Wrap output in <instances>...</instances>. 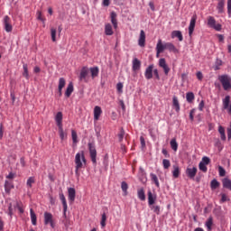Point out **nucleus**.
Listing matches in <instances>:
<instances>
[{
	"instance_id": "nucleus-38",
	"label": "nucleus",
	"mask_w": 231,
	"mask_h": 231,
	"mask_svg": "<svg viewBox=\"0 0 231 231\" xmlns=\"http://www.w3.org/2000/svg\"><path fill=\"white\" fill-rule=\"evenodd\" d=\"M218 133L220 134L221 140H226V135L225 134V128L223 126H218Z\"/></svg>"
},
{
	"instance_id": "nucleus-42",
	"label": "nucleus",
	"mask_w": 231,
	"mask_h": 231,
	"mask_svg": "<svg viewBox=\"0 0 231 231\" xmlns=\"http://www.w3.org/2000/svg\"><path fill=\"white\" fill-rule=\"evenodd\" d=\"M71 138H72V142L73 143H79V136L77 135V132L75 130H71Z\"/></svg>"
},
{
	"instance_id": "nucleus-35",
	"label": "nucleus",
	"mask_w": 231,
	"mask_h": 231,
	"mask_svg": "<svg viewBox=\"0 0 231 231\" xmlns=\"http://www.w3.org/2000/svg\"><path fill=\"white\" fill-rule=\"evenodd\" d=\"M58 131H59L60 140H64L65 138H67L68 134L64 133L63 126H58Z\"/></svg>"
},
{
	"instance_id": "nucleus-50",
	"label": "nucleus",
	"mask_w": 231,
	"mask_h": 231,
	"mask_svg": "<svg viewBox=\"0 0 231 231\" xmlns=\"http://www.w3.org/2000/svg\"><path fill=\"white\" fill-rule=\"evenodd\" d=\"M163 169H169L171 167V161L164 159L162 161Z\"/></svg>"
},
{
	"instance_id": "nucleus-12",
	"label": "nucleus",
	"mask_w": 231,
	"mask_h": 231,
	"mask_svg": "<svg viewBox=\"0 0 231 231\" xmlns=\"http://www.w3.org/2000/svg\"><path fill=\"white\" fill-rule=\"evenodd\" d=\"M159 65L161 68H162L164 74L169 75V71H171V68H169V65H167L165 59H161L159 61Z\"/></svg>"
},
{
	"instance_id": "nucleus-2",
	"label": "nucleus",
	"mask_w": 231,
	"mask_h": 231,
	"mask_svg": "<svg viewBox=\"0 0 231 231\" xmlns=\"http://www.w3.org/2000/svg\"><path fill=\"white\" fill-rule=\"evenodd\" d=\"M75 174L77 178H80L79 169H84L86 167L88 161L86 160V155H84V151L76 153L75 160Z\"/></svg>"
},
{
	"instance_id": "nucleus-51",
	"label": "nucleus",
	"mask_w": 231,
	"mask_h": 231,
	"mask_svg": "<svg viewBox=\"0 0 231 231\" xmlns=\"http://www.w3.org/2000/svg\"><path fill=\"white\" fill-rule=\"evenodd\" d=\"M223 65V61L221 60H217L216 63H215V71H217V69H219V66Z\"/></svg>"
},
{
	"instance_id": "nucleus-6",
	"label": "nucleus",
	"mask_w": 231,
	"mask_h": 231,
	"mask_svg": "<svg viewBox=\"0 0 231 231\" xmlns=\"http://www.w3.org/2000/svg\"><path fill=\"white\" fill-rule=\"evenodd\" d=\"M88 151L90 154L91 162L94 165H97V148H95V144L89 143H88Z\"/></svg>"
},
{
	"instance_id": "nucleus-64",
	"label": "nucleus",
	"mask_w": 231,
	"mask_h": 231,
	"mask_svg": "<svg viewBox=\"0 0 231 231\" xmlns=\"http://www.w3.org/2000/svg\"><path fill=\"white\" fill-rule=\"evenodd\" d=\"M217 36L218 37L219 42H223L225 41V36H223V34H217Z\"/></svg>"
},
{
	"instance_id": "nucleus-18",
	"label": "nucleus",
	"mask_w": 231,
	"mask_h": 231,
	"mask_svg": "<svg viewBox=\"0 0 231 231\" xmlns=\"http://www.w3.org/2000/svg\"><path fill=\"white\" fill-rule=\"evenodd\" d=\"M68 194L69 200L70 201V203H73L75 201V197L77 196V191L75 190V188H69Z\"/></svg>"
},
{
	"instance_id": "nucleus-32",
	"label": "nucleus",
	"mask_w": 231,
	"mask_h": 231,
	"mask_svg": "<svg viewBox=\"0 0 231 231\" xmlns=\"http://www.w3.org/2000/svg\"><path fill=\"white\" fill-rule=\"evenodd\" d=\"M73 89H74L73 83H69L65 91V97H67V98H69V97H71V93H73Z\"/></svg>"
},
{
	"instance_id": "nucleus-24",
	"label": "nucleus",
	"mask_w": 231,
	"mask_h": 231,
	"mask_svg": "<svg viewBox=\"0 0 231 231\" xmlns=\"http://www.w3.org/2000/svg\"><path fill=\"white\" fill-rule=\"evenodd\" d=\"M55 122L58 127H62V112H58L56 114Z\"/></svg>"
},
{
	"instance_id": "nucleus-54",
	"label": "nucleus",
	"mask_w": 231,
	"mask_h": 231,
	"mask_svg": "<svg viewBox=\"0 0 231 231\" xmlns=\"http://www.w3.org/2000/svg\"><path fill=\"white\" fill-rule=\"evenodd\" d=\"M16 208L19 210L20 214H24V209L21 207L19 202H16Z\"/></svg>"
},
{
	"instance_id": "nucleus-10",
	"label": "nucleus",
	"mask_w": 231,
	"mask_h": 231,
	"mask_svg": "<svg viewBox=\"0 0 231 231\" xmlns=\"http://www.w3.org/2000/svg\"><path fill=\"white\" fill-rule=\"evenodd\" d=\"M196 174H198L197 167L186 169V175L188 176V178H189V180H194V178H196Z\"/></svg>"
},
{
	"instance_id": "nucleus-47",
	"label": "nucleus",
	"mask_w": 231,
	"mask_h": 231,
	"mask_svg": "<svg viewBox=\"0 0 231 231\" xmlns=\"http://www.w3.org/2000/svg\"><path fill=\"white\" fill-rule=\"evenodd\" d=\"M218 174L221 178L225 177L226 175V171H225V168L218 166Z\"/></svg>"
},
{
	"instance_id": "nucleus-60",
	"label": "nucleus",
	"mask_w": 231,
	"mask_h": 231,
	"mask_svg": "<svg viewBox=\"0 0 231 231\" xmlns=\"http://www.w3.org/2000/svg\"><path fill=\"white\" fill-rule=\"evenodd\" d=\"M5 230V222L3 221V218L0 217V231Z\"/></svg>"
},
{
	"instance_id": "nucleus-14",
	"label": "nucleus",
	"mask_w": 231,
	"mask_h": 231,
	"mask_svg": "<svg viewBox=\"0 0 231 231\" xmlns=\"http://www.w3.org/2000/svg\"><path fill=\"white\" fill-rule=\"evenodd\" d=\"M154 69V65H150L144 72V77L147 80H151L152 79V71Z\"/></svg>"
},
{
	"instance_id": "nucleus-15",
	"label": "nucleus",
	"mask_w": 231,
	"mask_h": 231,
	"mask_svg": "<svg viewBox=\"0 0 231 231\" xmlns=\"http://www.w3.org/2000/svg\"><path fill=\"white\" fill-rule=\"evenodd\" d=\"M117 14L115 11H112L110 13V19H111V23L115 28V30H116V28H118V20L116 19Z\"/></svg>"
},
{
	"instance_id": "nucleus-34",
	"label": "nucleus",
	"mask_w": 231,
	"mask_h": 231,
	"mask_svg": "<svg viewBox=\"0 0 231 231\" xmlns=\"http://www.w3.org/2000/svg\"><path fill=\"white\" fill-rule=\"evenodd\" d=\"M222 185L224 187V189H228V190H231V180L230 179H224L222 180Z\"/></svg>"
},
{
	"instance_id": "nucleus-49",
	"label": "nucleus",
	"mask_w": 231,
	"mask_h": 231,
	"mask_svg": "<svg viewBox=\"0 0 231 231\" xmlns=\"http://www.w3.org/2000/svg\"><path fill=\"white\" fill-rule=\"evenodd\" d=\"M32 183H35V178L30 177V178L27 180V187H29L30 189H32Z\"/></svg>"
},
{
	"instance_id": "nucleus-45",
	"label": "nucleus",
	"mask_w": 231,
	"mask_h": 231,
	"mask_svg": "<svg viewBox=\"0 0 231 231\" xmlns=\"http://www.w3.org/2000/svg\"><path fill=\"white\" fill-rule=\"evenodd\" d=\"M186 100H187V102H189V103L192 102V101L194 100V93H192V92H188V93L186 94Z\"/></svg>"
},
{
	"instance_id": "nucleus-11",
	"label": "nucleus",
	"mask_w": 231,
	"mask_h": 231,
	"mask_svg": "<svg viewBox=\"0 0 231 231\" xmlns=\"http://www.w3.org/2000/svg\"><path fill=\"white\" fill-rule=\"evenodd\" d=\"M198 20V15L193 14L190 19L189 26V35H192L194 33V28H196V21Z\"/></svg>"
},
{
	"instance_id": "nucleus-30",
	"label": "nucleus",
	"mask_w": 231,
	"mask_h": 231,
	"mask_svg": "<svg viewBox=\"0 0 231 231\" xmlns=\"http://www.w3.org/2000/svg\"><path fill=\"white\" fill-rule=\"evenodd\" d=\"M213 225H214V218L212 217H209L205 223V226H207L208 231H212Z\"/></svg>"
},
{
	"instance_id": "nucleus-21",
	"label": "nucleus",
	"mask_w": 231,
	"mask_h": 231,
	"mask_svg": "<svg viewBox=\"0 0 231 231\" xmlns=\"http://www.w3.org/2000/svg\"><path fill=\"white\" fill-rule=\"evenodd\" d=\"M171 39H178L180 42L183 41V34L181 31H173L171 32Z\"/></svg>"
},
{
	"instance_id": "nucleus-61",
	"label": "nucleus",
	"mask_w": 231,
	"mask_h": 231,
	"mask_svg": "<svg viewBox=\"0 0 231 231\" xmlns=\"http://www.w3.org/2000/svg\"><path fill=\"white\" fill-rule=\"evenodd\" d=\"M227 14H231V0H227Z\"/></svg>"
},
{
	"instance_id": "nucleus-4",
	"label": "nucleus",
	"mask_w": 231,
	"mask_h": 231,
	"mask_svg": "<svg viewBox=\"0 0 231 231\" xmlns=\"http://www.w3.org/2000/svg\"><path fill=\"white\" fill-rule=\"evenodd\" d=\"M208 26L213 28V30H216L217 32H221L222 30V25L220 23H216V18H214V16L208 17Z\"/></svg>"
},
{
	"instance_id": "nucleus-23",
	"label": "nucleus",
	"mask_w": 231,
	"mask_h": 231,
	"mask_svg": "<svg viewBox=\"0 0 231 231\" xmlns=\"http://www.w3.org/2000/svg\"><path fill=\"white\" fill-rule=\"evenodd\" d=\"M172 107L177 113H180V101L178 100V97L176 96L172 97Z\"/></svg>"
},
{
	"instance_id": "nucleus-3",
	"label": "nucleus",
	"mask_w": 231,
	"mask_h": 231,
	"mask_svg": "<svg viewBox=\"0 0 231 231\" xmlns=\"http://www.w3.org/2000/svg\"><path fill=\"white\" fill-rule=\"evenodd\" d=\"M218 80L222 84V88L225 91H230L231 89V77L224 74L218 76Z\"/></svg>"
},
{
	"instance_id": "nucleus-25",
	"label": "nucleus",
	"mask_w": 231,
	"mask_h": 231,
	"mask_svg": "<svg viewBox=\"0 0 231 231\" xmlns=\"http://www.w3.org/2000/svg\"><path fill=\"white\" fill-rule=\"evenodd\" d=\"M102 115V108L98 106L94 107V120H98Z\"/></svg>"
},
{
	"instance_id": "nucleus-52",
	"label": "nucleus",
	"mask_w": 231,
	"mask_h": 231,
	"mask_svg": "<svg viewBox=\"0 0 231 231\" xmlns=\"http://www.w3.org/2000/svg\"><path fill=\"white\" fill-rule=\"evenodd\" d=\"M151 209L153 210L157 216H160V206H152Z\"/></svg>"
},
{
	"instance_id": "nucleus-16",
	"label": "nucleus",
	"mask_w": 231,
	"mask_h": 231,
	"mask_svg": "<svg viewBox=\"0 0 231 231\" xmlns=\"http://www.w3.org/2000/svg\"><path fill=\"white\" fill-rule=\"evenodd\" d=\"M88 73H90V77L91 79H97V77H98V73H100V69H98V67H91L90 69H88Z\"/></svg>"
},
{
	"instance_id": "nucleus-46",
	"label": "nucleus",
	"mask_w": 231,
	"mask_h": 231,
	"mask_svg": "<svg viewBox=\"0 0 231 231\" xmlns=\"http://www.w3.org/2000/svg\"><path fill=\"white\" fill-rule=\"evenodd\" d=\"M173 169H174L172 171L173 178H179L180 177V167L173 166Z\"/></svg>"
},
{
	"instance_id": "nucleus-27",
	"label": "nucleus",
	"mask_w": 231,
	"mask_h": 231,
	"mask_svg": "<svg viewBox=\"0 0 231 231\" xmlns=\"http://www.w3.org/2000/svg\"><path fill=\"white\" fill-rule=\"evenodd\" d=\"M217 10L218 14H223V12H225V0H218Z\"/></svg>"
},
{
	"instance_id": "nucleus-20",
	"label": "nucleus",
	"mask_w": 231,
	"mask_h": 231,
	"mask_svg": "<svg viewBox=\"0 0 231 231\" xmlns=\"http://www.w3.org/2000/svg\"><path fill=\"white\" fill-rule=\"evenodd\" d=\"M156 202V194H152V191H148V205L152 207V205Z\"/></svg>"
},
{
	"instance_id": "nucleus-19",
	"label": "nucleus",
	"mask_w": 231,
	"mask_h": 231,
	"mask_svg": "<svg viewBox=\"0 0 231 231\" xmlns=\"http://www.w3.org/2000/svg\"><path fill=\"white\" fill-rule=\"evenodd\" d=\"M138 45L141 48H143L145 46V32L143 30H141V32H140Z\"/></svg>"
},
{
	"instance_id": "nucleus-62",
	"label": "nucleus",
	"mask_w": 231,
	"mask_h": 231,
	"mask_svg": "<svg viewBox=\"0 0 231 231\" xmlns=\"http://www.w3.org/2000/svg\"><path fill=\"white\" fill-rule=\"evenodd\" d=\"M7 180H14L15 178V174L10 172L7 176H6Z\"/></svg>"
},
{
	"instance_id": "nucleus-26",
	"label": "nucleus",
	"mask_w": 231,
	"mask_h": 231,
	"mask_svg": "<svg viewBox=\"0 0 231 231\" xmlns=\"http://www.w3.org/2000/svg\"><path fill=\"white\" fill-rule=\"evenodd\" d=\"M30 215L32 225H33V226H37V215L35 214V211H33V208L30 209Z\"/></svg>"
},
{
	"instance_id": "nucleus-9",
	"label": "nucleus",
	"mask_w": 231,
	"mask_h": 231,
	"mask_svg": "<svg viewBox=\"0 0 231 231\" xmlns=\"http://www.w3.org/2000/svg\"><path fill=\"white\" fill-rule=\"evenodd\" d=\"M89 69L83 67L80 74H79V79L82 82H89Z\"/></svg>"
},
{
	"instance_id": "nucleus-56",
	"label": "nucleus",
	"mask_w": 231,
	"mask_h": 231,
	"mask_svg": "<svg viewBox=\"0 0 231 231\" xmlns=\"http://www.w3.org/2000/svg\"><path fill=\"white\" fill-rule=\"evenodd\" d=\"M116 89L119 93H122V89H124V84L122 83H117L116 85Z\"/></svg>"
},
{
	"instance_id": "nucleus-48",
	"label": "nucleus",
	"mask_w": 231,
	"mask_h": 231,
	"mask_svg": "<svg viewBox=\"0 0 231 231\" xmlns=\"http://www.w3.org/2000/svg\"><path fill=\"white\" fill-rule=\"evenodd\" d=\"M220 196H221L220 203H226V201H230V199H228L226 194L221 193Z\"/></svg>"
},
{
	"instance_id": "nucleus-53",
	"label": "nucleus",
	"mask_w": 231,
	"mask_h": 231,
	"mask_svg": "<svg viewBox=\"0 0 231 231\" xmlns=\"http://www.w3.org/2000/svg\"><path fill=\"white\" fill-rule=\"evenodd\" d=\"M8 216H10V217L14 216V208H12V203H10L8 207Z\"/></svg>"
},
{
	"instance_id": "nucleus-40",
	"label": "nucleus",
	"mask_w": 231,
	"mask_h": 231,
	"mask_svg": "<svg viewBox=\"0 0 231 231\" xmlns=\"http://www.w3.org/2000/svg\"><path fill=\"white\" fill-rule=\"evenodd\" d=\"M121 189L124 192V196H127V189H129V185L127 184V182L123 181L121 183Z\"/></svg>"
},
{
	"instance_id": "nucleus-58",
	"label": "nucleus",
	"mask_w": 231,
	"mask_h": 231,
	"mask_svg": "<svg viewBox=\"0 0 231 231\" xmlns=\"http://www.w3.org/2000/svg\"><path fill=\"white\" fill-rule=\"evenodd\" d=\"M196 75L198 80H203V73H201V71H198Z\"/></svg>"
},
{
	"instance_id": "nucleus-39",
	"label": "nucleus",
	"mask_w": 231,
	"mask_h": 231,
	"mask_svg": "<svg viewBox=\"0 0 231 231\" xmlns=\"http://www.w3.org/2000/svg\"><path fill=\"white\" fill-rule=\"evenodd\" d=\"M51 36L52 42H55L57 41V29L53 27L51 28Z\"/></svg>"
},
{
	"instance_id": "nucleus-44",
	"label": "nucleus",
	"mask_w": 231,
	"mask_h": 231,
	"mask_svg": "<svg viewBox=\"0 0 231 231\" xmlns=\"http://www.w3.org/2000/svg\"><path fill=\"white\" fill-rule=\"evenodd\" d=\"M106 221H107V216L106 215V213H103L101 217V222H100L102 228L106 227Z\"/></svg>"
},
{
	"instance_id": "nucleus-8",
	"label": "nucleus",
	"mask_w": 231,
	"mask_h": 231,
	"mask_svg": "<svg viewBox=\"0 0 231 231\" xmlns=\"http://www.w3.org/2000/svg\"><path fill=\"white\" fill-rule=\"evenodd\" d=\"M44 225H50L51 228H55V223L53 222V215L50 212L44 213Z\"/></svg>"
},
{
	"instance_id": "nucleus-57",
	"label": "nucleus",
	"mask_w": 231,
	"mask_h": 231,
	"mask_svg": "<svg viewBox=\"0 0 231 231\" xmlns=\"http://www.w3.org/2000/svg\"><path fill=\"white\" fill-rule=\"evenodd\" d=\"M152 73H153L154 77L157 79V80H160V74L158 73V69H153Z\"/></svg>"
},
{
	"instance_id": "nucleus-17",
	"label": "nucleus",
	"mask_w": 231,
	"mask_h": 231,
	"mask_svg": "<svg viewBox=\"0 0 231 231\" xmlns=\"http://www.w3.org/2000/svg\"><path fill=\"white\" fill-rule=\"evenodd\" d=\"M60 199L63 205V216L66 217V212H68V202L66 201V197L61 193L60 194Z\"/></svg>"
},
{
	"instance_id": "nucleus-31",
	"label": "nucleus",
	"mask_w": 231,
	"mask_h": 231,
	"mask_svg": "<svg viewBox=\"0 0 231 231\" xmlns=\"http://www.w3.org/2000/svg\"><path fill=\"white\" fill-rule=\"evenodd\" d=\"M14 189V183L12 181L5 180V190L7 194H10V190Z\"/></svg>"
},
{
	"instance_id": "nucleus-36",
	"label": "nucleus",
	"mask_w": 231,
	"mask_h": 231,
	"mask_svg": "<svg viewBox=\"0 0 231 231\" xmlns=\"http://www.w3.org/2000/svg\"><path fill=\"white\" fill-rule=\"evenodd\" d=\"M219 181L217 180L214 179L210 182L211 190H216V189H219Z\"/></svg>"
},
{
	"instance_id": "nucleus-29",
	"label": "nucleus",
	"mask_w": 231,
	"mask_h": 231,
	"mask_svg": "<svg viewBox=\"0 0 231 231\" xmlns=\"http://www.w3.org/2000/svg\"><path fill=\"white\" fill-rule=\"evenodd\" d=\"M137 197L141 201H145V189L143 188L137 189Z\"/></svg>"
},
{
	"instance_id": "nucleus-22",
	"label": "nucleus",
	"mask_w": 231,
	"mask_h": 231,
	"mask_svg": "<svg viewBox=\"0 0 231 231\" xmlns=\"http://www.w3.org/2000/svg\"><path fill=\"white\" fill-rule=\"evenodd\" d=\"M142 68V61L138 59H134L133 60V71H140V69Z\"/></svg>"
},
{
	"instance_id": "nucleus-1",
	"label": "nucleus",
	"mask_w": 231,
	"mask_h": 231,
	"mask_svg": "<svg viewBox=\"0 0 231 231\" xmlns=\"http://www.w3.org/2000/svg\"><path fill=\"white\" fill-rule=\"evenodd\" d=\"M165 50L170 51V53H174L175 55L180 52V51H178V48H176V46L173 45L172 42L162 43V40H158L156 45V57H160V53H163Z\"/></svg>"
},
{
	"instance_id": "nucleus-37",
	"label": "nucleus",
	"mask_w": 231,
	"mask_h": 231,
	"mask_svg": "<svg viewBox=\"0 0 231 231\" xmlns=\"http://www.w3.org/2000/svg\"><path fill=\"white\" fill-rule=\"evenodd\" d=\"M125 136V130L124 128H120V131L117 134V138L120 143L124 142V137Z\"/></svg>"
},
{
	"instance_id": "nucleus-33",
	"label": "nucleus",
	"mask_w": 231,
	"mask_h": 231,
	"mask_svg": "<svg viewBox=\"0 0 231 231\" xmlns=\"http://www.w3.org/2000/svg\"><path fill=\"white\" fill-rule=\"evenodd\" d=\"M150 177H151L152 181L154 182L157 189H160V180H158V176H156V174H154V173H151Z\"/></svg>"
},
{
	"instance_id": "nucleus-43",
	"label": "nucleus",
	"mask_w": 231,
	"mask_h": 231,
	"mask_svg": "<svg viewBox=\"0 0 231 231\" xmlns=\"http://www.w3.org/2000/svg\"><path fill=\"white\" fill-rule=\"evenodd\" d=\"M170 145L172 149V151H178V143L176 142V139H171Z\"/></svg>"
},
{
	"instance_id": "nucleus-7",
	"label": "nucleus",
	"mask_w": 231,
	"mask_h": 231,
	"mask_svg": "<svg viewBox=\"0 0 231 231\" xmlns=\"http://www.w3.org/2000/svg\"><path fill=\"white\" fill-rule=\"evenodd\" d=\"M3 24L4 29L5 30V32H7V33H10V32L14 30V27L12 26V19H10L8 15L4 17Z\"/></svg>"
},
{
	"instance_id": "nucleus-59",
	"label": "nucleus",
	"mask_w": 231,
	"mask_h": 231,
	"mask_svg": "<svg viewBox=\"0 0 231 231\" xmlns=\"http://www.w3.org/2000/svg\"><path fill=\"white\" fill-rule=\"evenodd\" d=\"M205 107V101H200V103L199 104V109L200 111H203V108Z\"/></svg>"
},
{
	"instance_id": "nucleus-28",
	"label": "nucleus",
	"mask_w": 231,
	"mask_h": 231,
	"mask_svg": "<svg viewBox=\"0 0 231 231\" xmlns=\"http://www.w3.org/2000/svg\"><path fill=\"white\" fill-rule=\"evenodd\" d=\"M105 33L106 35H113V33H115V32H113V25H111V23H106L105 24Z\"/></svg>"
},
{
	"instance_id": "nucleus-13",
	"label": "nucleus",
	"mask_w": 231,
	"mask_h": 231,
	"mask_svg": "<svg viewBox=\"0 0 231 231\" xmlns=\"http://www.w3.org/2000/svg\"><path fill=\"white\" fill-rule=\"evenodd\" d=\"M65 87L66 79L64 78H60L58 85L59 97H62V89H64Z\"/></svg>"
},
{
	"instance_id": "nucleus-41",
	"label": "nucleus",
	"mask_w": 231,
	"mask_h": 231,
	"mask_svg": "<svg viewBox=\"0 0 231 231\" xmlns=\"http://www.w3.org/2000/svg\"><path fill=\"white\" fill-rule=\"evenodd\" d=\"M23 76L28 80V79H30V75L28 74V64L23 63Z\"/></svg>"
},
{
	"instance_id": "nucleus-63",
	"label": "nucleus",
	"mask_w": 231,
	"mask_h": 231,
	"mask_svg": "<svg viewBox=\"0 0 231 231\" xmlns=\"http://www.w3.org/2000/svg\"><path fill=\"white\" fill-rule=\"evenodd\" d=\"M162 152L163 155H165L166 158H169L171 156L166 149H162Z\"/></svg>"
},
{
	"instance_id": "nucleus-5",
	"label": "nucleus",
	"mask_w": 231,
	"mask_h": 231,
	"mask_svg": "<svg viewBox=\"0 0 231 231\" xmlns=\"http://www.w3.org/2000/svg\"><path fill=\"white\" fill-rule=\"evenodd\" d=\"M210 163V158L204 156L202 157L200 162L199 163V169L202 172H208V168H207V165H209Z\"/></svg>"
},
{
	"instance_id": "nucleus-55",
	"label": "nucleus",
	"mask_w": 231,
	"mask_h": 231,
	"mask_svg": "<svg viewBox=\"0 0 231 231\" xmlns=\"http://www.w3.org/2000/svg\"><path fill=\"white\" fill-rule=\"evenodd\" d=\"M194 113H196V109H191L189 112V120H191V122L194 121Z\"/></svg>"
}]
</instances>
